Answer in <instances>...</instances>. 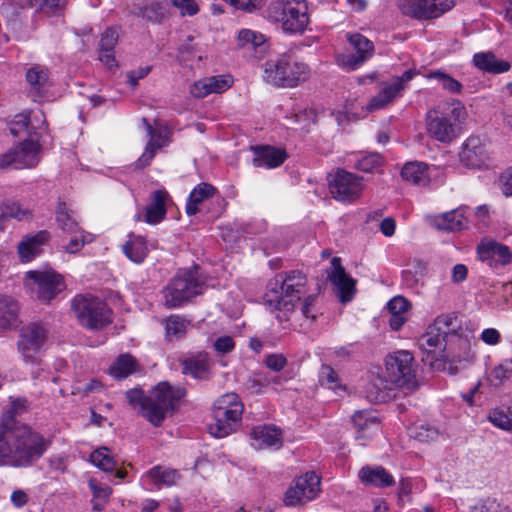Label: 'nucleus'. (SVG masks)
Wrapping results in <instances>:
<instances>
[{"label":"nucleus","mask_w":512,"mask_h":512,"mask_svg":"<svg viewBox=\"0 0 512 512\" xmlns=\"http://www.w3.org/2000/svg\"><path fill=\"white\" fill-rule=\"evenodd\" d=\"M78 322L90 330H102L112 323V310L102 299L90 295H77L71 303Z\"/></svg>","instance_id":"9"},{"label":"nucleus","mask_w":512,"mask_h":512,"mask_svg":"<svg viewBox=\"0 0 512 512\" xmlns=\"http://www.w3.org/2000/svg\"><path fill=\"white\" fill-rule=\"evenodd\" d=\"M501 191L506 197H512V166L501 176Z\"/></svg>","instance_id":"64"},{"label":"nucleus","mask_w":512,"mask_h":512,"mask_svg":"<svg viewBox=\"0 0 512 512\" xmlns=\"http://www.w3.org/2000/svg\"><path fill=\"white\" fill-rule=\"evenodd\" d=\"M457 316L454 313L442 314L438 316L433 326L441 331L449 339L452 345H456L458 352L455 357L458 361L468 360L471 357V347L473 337L468 334L459 333L456 330Z\"/></svg>","instance_id":"16"},{"label":"nucleus","mask_w":512,"mask_h":512,"mask_svg":"<svg viewBox=\"0 0 512 512\" xmlns=\"http://www.w3.org/2000/svg\"><path fill=\"white\" fill-rule=\"evenodd\" d=\"M138 364L134 357L129 354L120 355L110 366L109 372L115 379H124L137 370Z\"/></svg>","instance_id":"40"},{"label":"nucleus","mask_w":512,"mask_h":512,"mask_svg":"<svg viewBox=\"0 0 512 512\" xmlns=\"http://www.w3.org/2000/svg\"><path fill=\"white\" fill-rule=\"evenodd\" d=\"M251 445L258 450L279 449L283 445L282 430L275 425H258L250 433Z\"/></svg>","instance_id":"22"},{"label":"nucleus","mask_w":512,"mask_h":512,"mask_svg":"<svg viewBox=\"0 0 512 512\" xmlns=\"http://www.w3.org/2000/svg\"><path fill=\"white\" fill-rule=\"evenodd\" d=\"M216 192V188L209 183L202 182L195 186L194 189L190 192L187 199V215H196L199 212V205L205 200L213 197L216 194Z\"/></svg>","instance_id":"35"},{"label":"nucleus","mask_w":512,"mask_h":512,"mask_svg":"<svg viewBox=\"0 0 512 512\" xmlns=\"http://www.w3.org/2000/svg\"><path fill=\"white\" fill-rule=\"evenodd\" d=\"M328 279L335 287L336 294L342 303L352 300L356 292V281L345 272L339 257L332 258Z\"/></svg>","instance_id":"20"},{"label":"nucleus","mask_w":512,"mask_h":512,"mask_svg":"<svg viewBox=\"0 0 512 512\" xmlns=\"http://www.w3.org/2000/svg\"><path fill=\"white\" fill-rule=\"evenodd\" d=\"M450 343L449 339L441 331H438L432 324L428 327L427 332L420 339L421 347L442 348L444 343Z\"/></svg>","instance_id":"48"},{"label":"nucleus","mask_w":512,"mask_h":512,"mask_svg":"<svg viewBox=\"0 0 512 512\" xmlns=\"http://www.w3.org/2000/svg\"><path fill=\"white\" fill-rule=\"evenodd\" d=\"M332 197L343 203H351L360 198L364 190L363 178L343 169H338L328 178Z\"/></svg>","instance_id":"12"},{"label":"nucleus","mask_w":512,"mask_h":512,"mask_svg":"<svg viewBox=\"0 0 512 512\" xmlns=\"http://www.w3.org/2000/svg\"><path fill=\"white\" fill-rule=\"evenodd\" d=\"M488 419L494 426L512 433V409H494Z\"/></svg>","instance_id":"49"},{"label":"nucleus","mask_w":512,"mask_h":512,"mask_svg":"<svg viewBox=\"0 0 512 512\" xmlns=\"http://www.w3.org/2000/svg\"><path fill=\"white\" fill-rule=\"evenodd\" d=\"M32 6L45 13H55L62 9L65 0H31Z\"/></svg>","instance_id":"55"},{"label":"nucleus","mask_w":512,"mask_h":512,"mask_svg":"<svg viewBox=\"0 0 512 512\" xmlns=\"http://www.w3.org/2000/svg\"><path fill=\"white\" fill-rule=\"evenodd\" d=\"M319 383L336 392L345 390V387L340 383L338 374L330 365H322L319 372Z\"/></svg>","instance_id":"47"},{"label":"nucleus","mask_w":512,"mask_h":512,"mask_svg":"<svg viewBox=\"0 0 512 512\" xmlns=\"http://www.w3.org/2000/svg\"><path fill=\"white\" fill-rule=\"evenodd\" d=\"M466 223V217L459 209L446 212L437 218L438 228L448 231L461 230L466 226Z\"/></svg>","instance_id":"43"},{"label":"nucleus","mask_w":512,"mask_h":512,"mask_svg":"<svg viewBox=\"0 0 512 512\" xmlns=\"http://www.w3.org/2000/svg\"><path fill=\"white\" fill-rule=\"evenodd\" d=\"M266 366L273 371H281L287 364L286 358L282 354H270L265 359Z\"/></svg>","instance_id":"61"},{"label":"nucleus","mask_w":512,"mask_h":512,"mask_svg":"<svg viewBox=\"0 0 512 512\" xmlns=\"http://www.w3.org/2000/svg\"><path fill=\"white\" fill-rule=\"evenodd\" d=\"M409 308L408 301L402 296H396L387 303L391 315H404Z\"/></svg>","instance_id":"57"},{"label":"nucleus","mask_w":512,"mask_h":512,"mask_svg":"<svg viewBox=\"0 0 512 512\" xmlns=\"http://www.w3.org/2000/svg\"><path fill=\"white\" fill-rule=\"evenodd\" d=\"M210 368L211 363L207 353H198L183 362V372L200 380H207L210 377Z\"/></svg>","instance_id":"32"},{"label":"nucleus","mask_w":512,"mask_h":512,"mask_svg":"<svg viewBox=\"0 0 512 512\" xmlns=\"http://www.w3.org/2000/svg\"><path fill=\"white\" fill-rule=\"evenodd\" d=\"M275 380L276 377H272L265 372H255L247 380L246 386L251 393L259 394Z\"/></svg>","instance_id":"51"},{"label":"nucleus","mask_w":512,"mask_h":512,"mask_svg":"<svg viewBox=\"0 0 512 512\" xmlns=\"http://www.w3.org/2000/svg\"><path fill=\"white\" fill-rule=\"evenodd\" d=\"M166 339L172 341L183 337L189 326V322L179 315H171L162 321Z\"/></svg>","instance_id":"42"},{"label":"nucleus","mask_w":512,"mask_h":512,"mask_svg":"<svg viewBox=\"0 0 512 512\" xmlns=\"http://www.w3.org/2000/svg\"><path fill=\"white\" fill-rule=\"evenodd\" d=\"M232 79L230 76L217 75L206 77L194 82L190 93L195 98H204L211 93H222L230 88Z\"/></svg>","instance_id":"26"},{"label":"nucleus","mask_w":512,"mask_h":512,"mask_svg":"<svg viewBox=\"0 0 512 512\" xmlns=\"http://www.w3.org/2000/svg\"><path fill=\"white\" fill-rule=\"evenodd\" d=\"M26 80L30 86V90L39 95L48 84L47 70L39 66L31 67L26 72Z\"/></svg>","instance_id":"44"},{"label":"nucleus","mask_w":512,"mask_h":512,"mask_svg":"<svg viewBox=\"0 0 512 512\" xmlns=\"http://www.w3.org/2000/svg\"><path fill=\"white\" fill-rule=\"evenodd\" d=\"M41 146L30 139L0 155V169L33 168L40 162Z\"/></svg>","instance_id":"13"},{"label":"nucleus","mask_w":512,"mask_h":512,"mask_svg":"<svg viewBox=\"0 0 512 512\" xmlns=\"http://www.w3.org/2000/svg\"><path fill=\"white\" fill-rule=\"evenodd\" d=\"M48 446L49 441L28 426L0 425V465L30 467L44 455Z\"/></svg>","instance_id":"1"},{"label":"nucleus","mask_w":512,"mask_h":512,"mask_svg":"<svg viewBox=\"0 0 512 512\" xmlns=\"http://www.w3.org/2000/svg\"><path fill=\"white\" fill-rule=\"evenodd\" d=\"M309 77V66L292 53L271 57L263 64V80L276 87L295 88Z\"/></svg>","instance_id":"5"},{"label":"nucleus","mask_w":512,"mask_h":512,"mask_svg":"<svg viewBox=\"0 0 512 512\" xmlns=\"http://www.w3.org/2000/svg\"><path fill=\"white\" fill-rule=\"evenodd\" d=\"M403 90L400 82L386 84L367 104V110H380L389 105Z\"/></svg>","instance_id":"37"},{"label":"nucleus","mask_w":512,"mask_h":512,"mask_svg":"<svg viewBox=\"0 0 512 512\" xmlns=\"http://www.w3.org/2000/svg\"><path fill=\"white\" fill-rule=\"evenodd\" d=\"M416 367L414 357L409 351L400 350L387 356L384 375L379 376L373 383L378 389L375 400L385 402L396 387H416Z\"/></svg>","instance_id":"4"},{"label":"nucleus","mask_w":512,"mask_h":512,"mask_svg":"<svg viewBox=\"0 0 512 512\" xmlns=\"http://www.w3.org/2000/svg\"><path fill=\"white\" fill-rule=\"evenodd\" d=\"M382 162L383 158L379 153H371L359 159L355 167L362 172L369 173L381 166Z\"/></svg>","instance_id":"52"},{"label":"nucleus","mask_w":512,"mask_h":512,"mask_svg":"<svg viewBox=\"0 0 512 512\" xmlns=\"http://www.w3.org/2000/svg\"><path fill=\"white\" fill-rule=\"evenodd\" d=\"M307 287L308 279L302 271L280 272L268 282L265 302L280 322L290 321Z\"/></svg>","instance_id":"3"},{"label":"nucleus","mask_w":512,"mask_h":512,"mask_svg":"<svg viewBox=\"0 0 512 512\" xmlns=\"http://www.w3.org/2000/svg\"><path fill=\"white\" fill-rule=\"evenodd\" d=\"M236 46L255 58H259L268 49L265 36L251 29H241L237 33Z\"/></svg>","instance_id":"24"},{"label":"nucleus","mask_w":512,"mask_h":512,"mask_svg":"<svg viewBox=\"0 0 512 512\" xmlns=\"http://www.w3.org/2000/svg\"><path fill=\"white\" fill-rule=\"evenodd\" d=\"M172 2L184 16H193L199 11L196 0H172Z\"/></svg>","instance_id":"59"},{"label":"nucleus","mask_w":512,"mask_h":512,"mask_svg":"<svg viewBox=\"0 0 512 512\" xmlns=\"http://www.w3.org/2000/svg\"><path fill=\"white\" fill-rule=\"evenodd\" d=\"M268 17L286 34H302L310 22L305 0H276L268 7Z\"/></svg>","instance_id":"8"},{"label":"nucleus","mask_w":512,"mask_h":512,"mask_svg":"<svg viewBox=\"0 0 512 512\" xmlns=\"http://www.w3.org/2000/svg\"><path fill=\"white\" fill-rule=\"evenodd\" d=\"M149 245L141 235L130 233L122 246V252L133 263L141 264L149 254Z\"/></svg>","instance_id":"29"},{"label":"nucleus","mask_w":512,"mask_h":512,"mask_svg":"<svg viewBox=\"0 0 512 512\" xmlns=\"http://www.w3.org/2000/svg\"><path fill=\"white\" fill-rule=\"evenodd\" d=\"M91 462L105 472H111L116 468L117 462L107 447H101L90 455Z\"/></svg>","instance_id":"46"},{"label":"nucleus","mask_w":512,"mask_h":512,"mask_svg":"<svg viewBox=\"0 0 512 512\" xmlns=\"http://www.w3.org/2000/svg\"><path fill=\"white\" fill-rule=\"evenodd\" d=\"M352 422L358 432L356 436L357 439L365 437L362 433L366 430H377L379 428L378 418L372 410H360L355 412L352 416Z\"/></svg>","instance_id":"41"},{"label":"nucleus","mask_w":512,"mask_h":512,"mask_svg":"<svg viewBox=\"0 0 512 512\" xmlns=\"http://www.w3.org/2000/svg\"><path fill=\"white\" fill-rule=\"evenodd\" d=\"M426 77L437 80L442 88L450 93H460L462 90V84L458 80L441 70L431 71Z\"/></svg>","instance_id":"50"},{"label":"nucleus","mask_w":512,"mask_h":512,"mask_svg":"<svg viewBox=\"0 0 512 512\" xmlns=\"http://www.w3.org/2000/svg\"><path fill=\"white\" fill-rule=\"evenodd\" d=\"M49 330L40 322H31L23 326L18 334L17 350L26 363L38 364L47 343Z\"/></svg>","instance_id":"11"},{"label":"nucleus","mask_w":512,"mask_h":512,"mask_svg":"<svg viewBox=\"0 0 512 512\" xmlns=\"http://www.w3.org/2000/svg\"><path fill=\"white\" fill-rule=\"evenodd\" d=\"M465 116V107L460 102H452L443 110L431 109L425 119L427 134L438 142L450 143L456 138V127Z\"/></svg>","instance_id":"6"},{"label":"nucleus","mask_w":512,"mask_h":512,"mask_svg":"<svg viewBox=\"0 0 512 512\" xmlns=\"http://www.w3.org/2000/svg\"><path fill=\"white\" fill-rule=\"evenodd\" d=\"M474 65L488 73L499 74L510 70L508 61L499 60L492 52H480L473 56Z\"/></svg>","instance_id":"34"},{"label":"nucleus","mask_w":512,"mask_h":512,"mask_svg":"<svg viewBox=\"0 0 512 512\" xmlns=\"http://www.w3.org/2000/svg\"><path fill=\"white\" fill-rule=\"evenodd\" d=\"M462 164L469 168H483L487 166L489 157L484 142L480 137L471 136L462 145L459 154Z\"/></svg>","instance_id":"21"},{"label":"nucleus","mask_w":512,"mask_h":512,"mask_svg":"<svg viewBox=\"0 0 512 512\" xmlns=\"http://www.w3.org/2000/svg\"><path fill=\"white\" fill-rule=\"evenodd\" d=\"M346 36L356 54H340L337 56L336 62L340 67L353 71L372 57L374 45L372 41L360 33H348Z\"/></svg>","instance_id":"18"},{"label":"nucleus","mask_w":512,"mask_h":512,"mask_svg":"<svg viewBox=\"0 0 512 512\" xmlns=\"http://www.w3.org/2000/svg\"><path fill=\"white\" fill-rule=\"evenodd\" d=\"M19 304L11 296L0 295V329L8 330L17 325Z\"/></svg>","instance_id":"33"},{"label":"nucleus","mask_w":512,"mask_h":512,"mask_svg":"<svg viewBox=\"0 0 512 512\" xmlns=\"http://www.w3.org/2000/svg\"><path fill=\"white\" fill-rule=\"evenodd\" d=\"M205 283L199 277L197 270H182L174 276L163 290L164 305L167 308H177L191 298L204 292Z\"/></svg>","instance_id":"10"},{"label":"nucleus","mask_w":512,"mask_h":512,"mask_svg":"<svg viewBox=\"0 0 512 512\" xmlns=\"http://www.w3.org/2000/svg\"><path fill=\"white\" fill-rule=\"evenodd\" d=\"M118 42V32L116 29L107 28L99 42V60L103 62L108 68L117 66L114 49Z\"/></svg>","instance_id":"31"},{"label":"nucleus","mask_w":512,"mask_h":512,"mask_svg":"<svg viewBox=\"0 0 512 512\" xmlns=\"http://www.w3.org/2000/svg\"><path fill=\"white\" fill-rule=\"evenodd\" d=\"M56 220L61 230L68 234L78 233L80 230L73 212L68 210L65 203L59 204L56 210Z\"/></svg>","instance_id":"45"},{"label":"nucleus","mask_w":512,"mask_h":512,"mask_svg":"<svg viewBox=\"0 0 512 512\" xmlns=\"http://www.w3.org/2000/svg\"><path fill=\"white\" fill-rule=\"evenodd\" d=\"M31 217V211L23 208L18 202L7 200L0 204V231L4 230L7 220L14 218L22 221Z\"/></svg>","instance_id":"39"},{"label":"nucleus","mask_w":512,"mask_h":512,"mask_svg":"<svg viewBox=\"0 0 512 512\" xmlns=\"http://www.w3.org/2000/svg\"><path fill=\"white\" fill-rule=\"evenodd\" d=\"M359 479L365 485H373L380 488L389 487L395 483L393 476L382 466L363 467L359 471Z\"/></svg>","instance_id":"30"},{"label":"nucleus","mask_w":512,"mask_h":512,"mask_svg":"<svg viewBox=\"0 0 512 512\" xmlns=\"http://www.w3.org/2000/svg\"><path fill=\"white\" fill-rule=\"evenodd\" d=\"M301 315L310 320H315L317 311H316V296L308 295L304 298L300 307Z\"/></svg>","instance_id":"56"},{"label":"nucleus","mask_w":512,"mask_h":512,"mask_svg":"<svg viewBox=\"0 0 512 512\" xmlns=\"http://www.w3.org/2000/svg\"><path fill=\"white\" fill-rule=\"evenodd\" d=\"M184 396V389L167 382L157 384L147 395L137 388L126 392L129 405L134 409L139 408V413L155 427L160 426L177 409Z\"/></svg>","instance_id":"2"},{"label":"nucleus","mask_w":512,"mask_h":512,"mask_svg":"<svg viewBox=\"0 0 512 512\" xmlns=\"http://www.w3.org/2000/svg\"><path fill=\"white\" fill-rule=\"evenodd\" d=\"M165 15V4L152 1L143 8V16L152 21H160Z\"/></svg>","instance_id":"53"},{"label":"nucleus","mask_w":512,"mask_h":512,"mask_svg":"<svg viewBox=\"0 0 512 512\" xmlns=\"http://www.w3.org/2000/svg\"><path fill=\"white\" fill-rule=\"evenodd\" d=\"M144 478L159 489L162 486L169 487L175 485L180 479V475L175 469L154 466L145 473Z\"/></svg>","instance_id":"36"},{"label":"nucleus","mask_w":512,"mask_h":512,"mask_svg":"<svg viewBox=\"0 0 512 512\" xmlns=\"http://www.w3.org/2000/svg\"><path fill=\"white\" fill-rule=\"evenodd\" d=\"M402 178L415 185L425 186L429 183L428 166L422 162H410L401 170Z\"/></svg>","instance_id":"38"},{"label":"nucleus","mask_w":512,"mask_h":512,"mask_svg":"<svg viewBox=\"0 0 512 512\" xmlns=\"http://www.w3.org/2000/svg\"><path fill=\"white\" fill-rule=\"evenodd\" d=\"M320 490V477L314 472L305 473L288 488L284 503L287 506L303 505L315 499Z\"/></svg>","instance_id":"17"},{"label":"nucleus","mask_w":512,"mask_h":512,"mask_svg":"<svg viewBox=\"0 0 512 512\" xmlns=\"http://www.w3.org/2000/svg\"><path fill=\"white\" fill-rule=\"evenodd\" d=\"M143 122L150 139L146 144L143 154L137 160V167L139 168H144L150 164L152 159L155 157L157 150L167 145L170 134V131L167 128L154 129L146 119H143Z\"/></svg>","instance_id":"23"},{"label":"nucleus","mask_w":512,"mask_h":512,"mask_svg":"<svg viewBox=\"0 0 512 512\" xmlns=\"http://www.w3.org/2000/svg\"><path fill=\"white\" fill-rule=\"evenodd\" d=\"M150 203L146 207L144 218L141 214L135 216L136 221H144L148 224H158L166 216V204L169 200V194L166 190L160 189L153 191L150 196Z\"/></svg>","instance_id":"25"},{"label":"nucleus","mask_w":512,"mask_h":512,"mask_svg":"<svg viewBox=\"0 0 512 512\" xmlns=\"http://www.w3.org/2000/svg\"><path fill=\"white\" fill-rule=\"evenodd\" d=\"M400 11L417 20L435 19L450 11L455 0H397Z\"/></svg>","instance_id":"15"},{"label":"nucleus","mask_w":512,"mask_h":512,"mask_svg":"<svg viewBox=\"0 0 512 512\" xmlns=\"http://www.w3.org/2000/svg\"><path fill=\"white\" fill-rule=\"evenodd\" d=\"M244 406L235 393L219 397L213 406V421L208 424L209 433L216 438L231 434L241 421Z\"/></svg>","instance_id":"7"},{"label":"nucleus","mask_w":512,"mask_h":512,"mask_svg":"<svg viewBox=\"0 0 512 512\" xmlns=\"http://www.w3.org/2000/svg\"><path fill=\"white\" fill-rule=\"evenodd\" d=\"M150 71V66L139 67L136 70L127 71L126 77L128 79V83L130 84L131 87H136L138 85V81L146 77L150 73Z\"/></svg>","instance_id":"60"},{"label":"nucleus","mask_w":512,"mask_h":512,"mask_svg":"<svg viewBox=\"0 0 512 512\" xmlns=\"http://www.w3.org/2000/svg\"><path fill=\"white\" fill-rule=\"evenodd\" d=\"M213 346L219 353L226 354L234 349L235 343L232 337L222 336L216 339Z\"/></svg>","instance_id":"62"},{"label":"nucleus","mask_w":512,"mask_h":512,"mask_svg":"<svg viewBox=\"0 0 512 512\" xmlns=\"http://www.w3.org/2000/svg\"><path fill=\"white\" fill-rule=\"evenodd\" d=\"M31 129H34V127L31 126V120L25 114H20L16 116V119L14 120L10 128L11 133L13 135H18L21 133V131H26L27 133H30Z\"/></svg>","instance_id":"58"},{"label":"nucleus","mask_w":512,"mask_h":512,"mask_svg":"<svg viewBox=\"0 0 512 512\" xmlns=\"http://www.w3.org/2000/svg\"><path fill=\"white\" fill-rule=\"evenodd\" d=\"M253 166L272 169L280 166L287 158L286 151L272 146H262L254 149Z\"/></svg>","instance_id":"27"},{"label":"nucleus","mask_w":512,"mask_h":512,"mask_svg":"<svg viewBox=\"0 0 512 512\" xmlns=\"http://www.w3.org/2000/svg\"><path fill=\"white\" fill-rule=\"evenodd\" d=\"M500 333L495 328L484 329L480 335V339L487 345H496L500 342Z\"/></svg>","instance_id":"63"},{"label":"nucleus","mask_w":512,"mask_h":512,"mask_svg":"<svg viewBox=\"0 0 512 512\" xmlns=\"http://www.w3.org/2000/svg\"><path fill=\"white\" fill-rule=\"evenodd\" d=\"M26 277L37 284L38 298L44 302H49L65 288L63 277L53 270L29 271Z\"/></svg>","instance_id":"19"},{"label":"nucleus","mask_w":512,"mask_h":512,"mask_svg":"<svg viewBox=\"0 0 512 512\" xmlns=\"http://www.w3.org/2000/svg\"><path fill=\"white\" fill-rule=\"evenodd\" d=\"M476 254L478 260L492 270H501L512 264V249L490 236L478 242Z\"/></svg>","instance_id":"14"},{"label":"nucleus","mask_w":512,"mask_h":512,"mask_svg":"<svg viewBox=\"0 0 512 512\" xmlns=\"http://www.w3.org/2000/svg\"><path fill=\"white\" fill-rule=\"evenodd\" d=\"M49 238V233L40 231L32 236H25L18 244V253L22 262H29L42 251V246Z\"/></svg>","instance_id":"28"},{"label":"nucleus","mask_w":512,"mask_h":512,"mask_svg":"<svg viewBox=\"0 0 512 512\" xmlns=\"http://www.w3.org/2000/svg\"><path fill=\"white\" fill-rule=\"evenodd\" d=\"M470 512H510L494 499H485L471 508Z\"/></svg>","instance_id":"54"}]
</instances>
